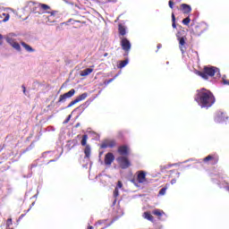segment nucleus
Listing matches in <instances>:
<instances>
[{
    "instance_id": "4",
    "label": "nucleus",
    "mask_w": 229,
    "mask_h": 229,
    "mask_svg": "<svg viewBox=\"0 0 229 229\" xmlns=\"http://www.w3.org/2000/svg\"><path fill=\"white\" fill-rule=\"evenodd\" d=\"M120 46L124 51L123 56H128L130 55V51H131V43L129 41L128 38H123L121 39Z\"/></svg>"
},
{
    "instance_id": "57",
    "label": "nucleus",
    "mask_w": 229,
    "mask_h": 229,
    "mask_svg": "<svg viewBox=\"0 0 229 229\" xmlns=\"http://www.w3.org/2000/svg\"><path fill=\"white\" fill-rule=\"evenodd\" d=\"M104 56H108V54H105Z\"/></svg>"
},
{
    "instance_id": "37",
    "label": "nucleus",
    "mask_w": 229,
    "mask_h": 229,
    "mask_svg": "<svg viewBox=\"0 0 229 229\" xmlns=\"http://www.w3.org/2000/svg\"><path fill=\"white\" fill-rule=\"evenodd\" d=\"M116 189H123V182L121 181H118Z\"/></svg>"
},
{
    "instance_id": "53",
    "label": "nucleus",
    "mask_w": 229,
    "mask_h": 229,
    "mask_svg": "<svg viewBox=\"0 0 229 229\" xmlns=\"http://www.w3.org/2000/svg\"><path fill=\"white\" fill-rule=\"evenodd\" d=\"M80 126V123H77L76 125H75V128H78Z\"/></svg>"
},
{
    "instance_id": "63",
    "label": "nucleus",
    "mask_w": 229,
    "mask_h": 229,
    "mask_svg": "<svg viewBox=\"0 0 229 229\" xmlns=\"http://www.w3.org/2000/svg\"><path fill=\"white\" fill-rule=\"evenodd\" d=\"M23 216H24V215H21V218L23 217Z\"/></svg>"
},
{
    "instance_id": "14",
    "label": "nucleus",
    "mask_w": 229,
    "mask_h": 229,
    "mask_svg": "<svg viewBox=\"0 0 229 229\" xmlns=\"http://www.w3.org/2000/svg\"><path fill=\"white\" fill-rule=\"evenodd\" d=\"M0 18L3 19V22H8L10 21V14L4 13V11H0Z\"/></svg>"
},
{
    "instance_id": "40",
    "label": "nucleus",
    "mask_w": 229,
    "mask_h": 229,
    "mask_svg": "<svg viewBox=\"0 0 229 229\" xmlns=\"http://www.w3.org/2000/svg\"><path fill=\"white\" fill-rule=\"evenodd\" d=\"M114 78L113 79H109L106 82V85H108L110 83H112V81H114Z\"/></svg>"
},
{
    "instance_id": "55",
    "label": "nucleus",
    "mask_w": 229,
    "mask_h": 229,
    "mask_svg": "<svg viewBox=\"0 0 229 229\" xmlns=\"http://www.w3.org/2000/svg\"><path fill=\"white\" fill-rule=\"evenodd\" d=\"M2 38H3V36H2V34H0V40H2Z\"/></svg>"
},
{
    "instance_id": "22",
    "label": "nucleus",
    "mask_w": 229,
    "mask_h": 229,
    "mask_svg": "<svg viewBox=\"0 0 229 229\" xmlns=\"http://www.w3.org/2000/svg\"><path fill=\"white\" fill-rule=\"evenodd\" d=\"M88 97H89L88 93H82L81 95L77 97L75 99H76L77 103H80V101H83L84 99H87Z\"/></svg>"
},
{
    "instance_id": "1",
    "label": "nucleus",
    "mask_w": 229,
    "mask_h": 229,
    "mask_svg": "<svg viewBox=\"0 0 229 229\" xmlns=\"http://www.w3.org/2000/svg\"><path fill=\"white\" fill-rule=\"evenodd\" d=\"M194 99L201 108H210L216 103L214 93L205 88L197 90Z\"/></svg>"
},
{
    "instance_id": "19",
    "label": "nucleus",
    "mask_w": 229,
    "mask_h": 229,
    "mask_svg": "<svg viewBox=\"0 0 229 229\" xmlns=\"http://www.w3.org/2000/svg\"><path fill=\"white\" fill-rule=\"evenodd\" d=\"M128 64H130V60L128 58L123 61H120L118 64V69H123V67H126Z\"/></svg>"
},
{
    "instance_id": "20",
    "label": "nucleus",
    "mask_w": 229,
    "mask_h": 229,
    "mask_svg": "<svg viewBox=\"0 0 229 229\" xmlns=\"http://www.w3.org/2000/svg\"><path fill=\"white\" fill-rule=\"evenodd\" d=\"M154 216H157V217H162V216H165V213L161 209H154L152 211Z\"/></svg>"
},
{
    "instance_id": "54",
    "label": "nucleus",
    "mask_w": 229,
    "mask_h": 229,
    "mask_svg": "<svg viewBox=\"0 0 229 229\" xmlns=\"http://www.w3.org/2000/svg\"><path fill=\"white\" fill-rule=\"evenodd\" d=\"M176 174H177V178H180V173H177Z\"/></svg>"
},
{
    "instance_id": "51",
    "label": "nucleus",
    "mask_w": 229,
    "mask_h": 229,
    "mask_svg": "<svg viewBox=\"0 0 229 229\" xmlns=\"http://www.w3.org/2000/svg\"><path fill=\"white\" fill-rule=\"evenodd\" d=\"M117 76H119V74L114 75V77L113 79L115 80L117 78Z\"/></svg>"
},
{
    "instance_id": "28",
    "label": "nucleus",
    "mask_w": 229,
    "mask_h": 229,
    "mask_svg": "<svg viewBox=\"0 0 229 229\" xmlns=\"http://www.w3.org/2000/svg\"><path fill=\"white\" fill-rule=\"evenodd\" d=\"M210 160H214V156H208L203 159V162H210Z\"/></svg>"
},
{
    "instance_id": "49",
    "label": "nucleus",
    "mask_w": 229,
    "mask_h": 229,
    "mask_svg": "<svg viewBox=\"0 0 229 229\" xmlns=\"http://www.w3.org/2000/svg\"><path fill=\"white\" fill-rule=\"evenodd\" d=\"M30 6H33V4H35L33 2H30Z\"/></svg>"
},
{
    "instance_id": "43",
    "label": "nucleus",
    "mask_w": 229,
    "mask_h": 229,
    "mask_svg": "<svg viewBox=\"0 0 229 229\" xmlns=\"http://www.w3.org/2000/svg\"><path fill=\"white\" fill-rule=\"evenodd\" d=\"M224 85H229V82H228V81H226V80H224Z\"/></svg>"
},
{
    "instance_id": "56",
    "label": "nucleus",
    "mask_w": 229,
    "mask_h": 229,
    "mask_svg": "<svg viewBox=\"0 0 229 229\" xmlns=\"http://www.w3.org/2000/svg\"><path fill=\"white\" fill-rule=\"evenodd\" d=\"M159 219H160L161 221H165V218H163V219H162V218H159Z\"/></svg>"
},
{
    "instance_id": "46",
    "label": "nucleus",
    "mask_w": 229,
    "mask_h": 229,
    "mask_svg": "<svg viewBox=\"0 0 229 229\" xmlns=\"http://www.w3.org/2000/svg\"><path fill=\"white\" fill-rule=\"evenodd\" d=\"M56 160H58V158H56V159H52V160L49 161V163H51V162H56Z\"/></svg>"
},
{
    "instance_id": "15",
    "label": "nucleus",
    "mask_w": 229,
    "mask_h": 229,
    "mask_svg": "<svg viewBox=\"0 0 229 229\" xmlns=\"http://www.w3.org/2000/svg\"><path fill=\"white\" fill-rule=\"evenodd\" d=\"M143 217H144V219L150 221V223H155V218L152 216L151 213H149V212H144Z\"/></svg>"
},
{
    "instance_id": "60",
    "label": "nucleus",
    "mask_w": 229,
    "mask_h": 229,
    "mask_svg": "<svg viewBox=\"0 0 229 229\" xmlns=\"http://www.w3.org/2000/svg\"><path fill=\"white\" fill-rule=\"evenodd\" d=\"M76 110H78V108H75L73 112H76Z\"/></svg>"
},
{
    "instance_id": "3",
    "label": "nucleus",
    "mask_w": 229,
    "mask_h": 229,
    "mask_svg": "<svg viewBox=\"0 0 229 229\" xmlns=\"http://www.w3.org/2000/svg\"><path fill=\"white\" fill-rule=\"evenodd\" d=\"M176 38L179 42V49L181 50L182 54L184 55L187 49V38L185 37V30H178V32L176 33Z\"/></svg>"
},
{
    "instance_id": "12",
    "label": "nucleus",
    "mask_w": 229,
    "mask_h": 229,
    "mask_svg": "<svg viewBox=\"0 0 229 229\" xmlns=\"http://www.w3.org/2000/svg\"><path fill=\"white\" fill-rule=\"evenodd\" d=\"M181 10L182 13H191L192 12V7L190 4H181Z\"/></svg>"
},
{
    "instance_id": "25",
    "label": "nucleus",
    "mask_w": 229,
    "mask_h": 229,
    "mask_svg": "<svg viewBox=\"0 0 229 229\" xmlns=\"http://www.w3.org/2000/svg\"><path fill=\"white\" fill-rule=\"evenodd\" d=\"M89 139V136L87 134H84L82 136V140H81V146H87V140Z\"/></svg>"
},
{
    "instance_id": "36",
    "label": "nucleus",
    "mask_w": 229,
    "mask_h": 229,
    "mask_svg": "<svg viewBox=\"0 0 229 229\" xmlns=\"http://www.w3.org/2000/svg\"><path fill=\"white\" fill-rule=\"evenodd\" d=\"M119 196V189L115 188L114 191V198H117Z\"/></svg>"
},
{
    "instance_id": "34",
    "label": "nucleus",
    "mask_w": 229,
    "mask_h": 229,
    "mask_svg": "<svg viewBox=\"0 0 229 229\" xmlns=\"http://www.w3.org/2000/svg\"><path fill=\"white\" fill-rule=\"evenodd\" d=\"M35 148V143L32 142L26 149L25 151H31L32 148Z\"/></svg>"
},
{
    "instance_id": "52",
    "label": "nucleus",
    "mask_w": 229,
    "mask_h": 229,
    "mask_svg": "<svg viewBox=\"0 0 229 229\" xmlns=\"http://www.w3.org/2000/svg\"><path fill=\"white\" fill-rule=\"evenodd\" d=\"M214 183H217V185H219L218 182H216L215 180H213Z\"/></svg>"
},
{
    "instance_id": "23",
    "label": "nucleus",
    "mask_w": 229,
    "mask_h": 229,
    "mask_svg": "<svg viewBox=\"0 0 229 229\" xmlns=\"http://www.w3.org/2000/svg\"><path fill=\"white\" fill-rule=\"evenodd\" d=\"M10 46L18 52L21 51V45L17 41L13 42Z\"/></svg>"
},
{
    "instance_id": "11",
    "label": "nucleus",
    "mask_w": 229,
    "mask_h": 229,
    "mask_svg": "<svg viewBox=\"0 0 229 229\" xmlns=\"http://www.w3.org/2000/svg\"><path fill=\"white\" fill-rule=\"evenodd\" d=\"M15 37H17V34L13 33V32L9 33L5 37V40H6L7 44H9V46L13 44V42L15 41Z\"/></svg>"
},
{
    "instance_id": "26",
    "label": "nucleus",
    "mask_w": 229,
    "mask_h": 229,
    "mask_svg": "<svg viewBox=\"0 0 229 229\" xmlns=\"http://www.w3.org/2000/svg\"><path fill=\"white\" fill-rule=\"evenodd\" d=\"M47 13H50V15L48 16V21H52L53 17H55V15H56V13H58V12L52 11V12H47Z\"/></svg>"
},
{
    "instance_id": "42",
    "label": "nucleus",
    "mask_w": 229,
    "mask_h": 229,
    "mask_svg": "<svg viewBox=\"0 0 229 229\" xmlns=\"http://www.w3.org/2000/svg\"><path fill=\"white\" fill-rule=\"evenodd\" d=\"M35 205V202H33L30 206V208L27 210V212H30L31 210V207H33Z\"/></svg>"
},
{
    "instance_id": "50",
    "label": "nucleus",
    "mask_w": 229,
    "mask_h": 229,
    "mask_svg": "<svg viewBox=\"0 0 229 229\" xmlns=\"http://www.w3.org/2000/svg\"><path fill=\"white\" fill-rule=\"evenodd\" d=\"M88 229H94L92 225L88 226Z\"/></svg>"
},
{
    "instance_id": "39",
    "label": "nucleus",
    "mask_w": 229,
    "mask_h": 229,
    "mask_svg": "<svg viewBox=\"0 0 229 229\" xmlns=\"http://www.w3.org/2000/svg\"><path fill=\"white\" fill-rule=\"evenodd\" d=\"M71 117H72V115H68V117L66 118V120L64 122V124H67V123H69V121H71Z\"/></svg>"
},
{
    "instance_id": "35",
    "label": "nucleus",
    "mask_w": 229,
    "mask_h": 229,
    "mask_svg": "<svg viewBox=\"0 0 229 229\" xmlns=\"http://www.w3.org/2000/svg\"><path fill=\"white\" fill-rule=\"evenodd\" d=\"M13 223H12V218H8L7 222H6V227L10 228V226H12Z\"/></svg>"
},
{
    "instance_id": "27",
    "label": "nucleus",
    "mask_w": 229,
    "mask_h": 229,
    "mask_svg": "<svg viewBox=\"0 0 229 229\" xmlns=\"http://www.w3.org/2000/svg\"><path fill=\"white\" fill-rule=\"evenodd\" d=\"M172 28H176V17L174 16V13H172Z\"/></svg>"
},
{
    "instance_id": "47",
    "label": "nucleus",
    "mask_w": 229,
    "mask_h": 229,
    "mask_svg": "<svg viewBox=\"0 0 229 229\" xmlns=\"http://www.w3.org/2000/svg\"><path fill=\"white\" fill-rule=\"evenodd\" d=\"M191 161H192V159L186 160L184 161V164H187V162H191Z\"/></svg>"
},
{
    "instance_id": "6",
    "label": "nucleus",
    "mask_w": 229,
    "mask_h": 229,
    "mask_svg": "<svg viewBox=\"0 0 229 229\" xmlns=\"http://www.w3.org/2000/svg\"><path fill=\"white\" fill-rule=\"evenodd\" d=\"M205 31H207V23H200L195 26V34L197 37H201V34L205 33Z\"/></svg>"
},
{
    "instance_id": "7",
    "label": "nucleus",
    "mask_w": 229,
    "mask_h": 229,
    "mask_svg": "<svg viewBox=\"0 0 229 229\" xmlns=\"http://www.w3.org/2000/svg\"><path fill=\"white\" fill-rule=\"evenodd\" d=\"M228 121V115L225 114V113L219 112L215 117V122L216 123H226Z\"/></svg>"
},
{
    "instance_id": "2",
    "label": "nucleus",
    "mask_w": 229,
    "mask_h": 229,
    "mask_svg": "<svg viewBox=\"0 0 229 229\" xmlns=\"http://www.w3.org/2000/svg\"><path fill=\"white\" fill-rule=\"evenodd\" d=\"M199 76L203 78V80H208V76L210 78H212V76H216V78H221V72L217 67L205 66L203 72H199Z\"/></svg>"
},
{
    "instance_id": "32",
    "label": "nucleus",
    "mask_w": 229,
    "mask_h": 229,
    "mask_svg": "<svg viewBox=\"0 0 229 229\" xmlns=\"http://www.w3.org/2000/svg\"><path fill=\"white\" fill-rule=\"evenodd\" d=\"M165 191H167V188H162L159 191V196H165Z\"/></svg>"
},
{
    "instance_id": "41",
    "label": "nucleus",
    "mask_w": 229,
    "mask_h": 229,
    "mask_svg": "<svg viewBox=\"0 0 229 229\" xmlns=\"http://www.w3.org/2000/svg\"><path fill=\"white\" fill-rule=\"evenodd\" d=\"M174 183H176V179H173V180L171 181V184H172V185H174Z\"/></svg>"
},
{
    "instance_id": "21",
    "label": "nucleus",
    "mask_w": 229,
    "mask_h": 229,
    "mask_svg": "<svg viewBox=\"0 0 229 229\" xmlns=\"http://www.w3.org/2000/svg\"><path fill=\"white\" fill-rule=\"evenodd\" d=\"M93 71H94V69H92V68H88V69L82 70L81 72V76H89V74L93 72Z\"/></svg>"
},
{
    "instance_id": "29",
    "label": "nucleus",
    "mask_w": 229,
    "mask_h": 229,
    "mask_svg": "<svg viewBox=\"0 0 229 229\" xmlns=\"http://www.w3.org/2000/svg\"><path fill=\"white\" fill-rule=\"evenodd\" d=\"M190 22H191V18L189 17L182 20V24H184V26H188Z\"/></svg>"
},
{
    "instance_id": "44",
    "label": "nucleus",
    "mask_w": 229,
    "mask_h": 229,
    "mask_svg": "<svg viewBox=\"0 0 229 229\" xmlns=\"http://www.w3.org/2000/svg\"><path fill=\"white\" fill-rule=\"evenodd\" d=\"M157 49H162V44H157Z\"/></svg>"
},
{
    "instance_id": "8",
    "label": "nucleus",
    "mask_w": 229,
    "mask_h": 229,
    "mask_svg": "<svg viewBox=\"0 0 229 229\" xmlns=\"http://www.w3.org/2000/svg\"><path fill=\"white\" fill-rule=\"evenodd\" d=\"M117 162L119 163L122 169H128V167L130 166V160H128L124 157H118Z\"/></svg>"
},
{
    "instance_id": "17",
    "label": "nucleus",
    "mask_w": 229,
    "mask_h": 229,
    "mask_svg": "<svg viewBox=\"0 0 229 229\" xmlns=\"http://www.w3.org/2000/svg\"><path fill=\"white\" fill-rule=\"evenodd\" d=\"M129 148L127 146H122L118 148L120 155H128Z\"/></svg>"
},
{
    "instance_id": "10",
    "label": "nucleus",
    "mask_w": 229,
    "mask_h": 229,
    "mask_svg": "<svg viewBox=\"0 0 229 229\" xmlns=\"http://www.w3.org/2000/svg\"><path fill=\"white\" fill-rule=\"evenodd\" d=\"M114 160H115V157L114 156L113 153L108 152L105 156V164H106V165H112V162H114Z\"/></svg>"
},
{
    "instance_id": "5",
    "label": "nucleus",
    "mask_w": 229,
    "mask_h": 229,
    "mask_svg": "<svg viewBox=\"0 0 229 229\" xmlns=\"http://www.w3.org/2000/svg\"><path fill=\"white\" fill-rule=\"evenodd\" d=\"M74 94H76V90L74 89H72L70 91L63 95H60L59 99L57 101V105H62L63 103H65V101L71 99V98H72Z\"/></svg>"
},
{
    "instance_id": "45",
    "label": "nucleus",
    "mask_w": 229,
    "mask_h": 229,
    "mask_svg": "<svg viewBox=\"0 0 229 229\" xmlns=\"http://www.w3.org/2000/svg\"><path fill=\"white\" fill-rule=\"evenodd\" d=\"M47 130H48V131H49V130H52V131H55V128H53V127H48Z\"/></svg>"
},
{
    "instance_id": "9",
    "label": "nucleus",
    "mask_w": 229,
    "mask_h": 229,
    "mask_svg": "<svg viewBox=\"0 0 229 229\" xmlns=\"http://www.w3.org/2000/svg\"><path fill=\"white\" fill-rule=\"evenodd\" d=\"M115 140H106L102 142L100 148L102 149H106V148H115Z\"/></svg>"
},
{
    "instance_id": "61",
    "label": "nucleus",
    "mask_w": 229,
    "mask_h": 229,
    "mask_svg": "<svg viewBox=\"0 0 229 229\" xmlns=\"http://www.w3.org/2000/svg\"><path fill=\"white\" fill-rule=\"evenodd\" d=\"M3 149V148H1V146H0V151Z\"/></svg>"
},
{
    "instance_id": "48",
    "label": "nucleus",
    "mask_w": 229,
    "mask_h": 229,
    "mask_svg": "<svg viewBox=\"0 0 229 229\" xmlns=\"http://www.w3.org/2000/svg\"><path fill=\"white\" fill-rule=\"evenodd\" d=\"M114 221L115 219H113L112 222L108 225V226H110Z\"/></svg>"
},
{
    "instance_id": "13",
    "label": "nucleus",
    "mask_w": 229,
    "mask_h": 229,
    "mask_svg": "<svg viewBox=\"0 0 229 229\" xmlns=\"http://www.w3.org/2000/svg\"><path fill=\"white\" fill-rule=\"evenodd\" d=\"M138 182L139 183H144L146 182V172L144 171L138 172Z\"/></svg>"
},
{
    "instance_id": "31",
    "label": "nucleus",
    "mask_w": 229,
    "mask_h": 229,
    "mask_svg": "<svg viewBox=\"0 0 229 229\" xmlns=\"http://www.w3.org/2000/svg\"><path fill=\"white\" fill-rule=\"evenodd\" d=\"M39 6H41L42 10H49V5L46 4H39Z\"/></svg>"
},
{
    "instance_id": "16",
    "label": "nucleus",
    "mask_w": 229,
    "mask_h": 229,
    "mask_svg": "<svg viewBox=\"0 0 229 229\" xmlns=\"http://www.w3.org/2000/svg\"><path fill=\"white\" fill-rule=\"evenodd\" d=\"M21 46L24 47V49H26L28 53H35V49H33L31 46L26 44V42H21Z\"/></svg>"
},
{
    "instance_id": "30",
    "label": "nucleus",
    "mask_w": 229,
    "mask_h": 229,
    "mask_svg": "<svg viewBox=\"0 0 229 229\" xmlns=\"http://www.w3.org/2000/svg\"><path fill=\"white\" fill-rule=\"evenodd\" d=\"M76 103H78V100H76V98L74 100H72L67 106L66 108H71V106H74V105H76Z\"/></svg>"
},
{
    "instance_id": "33",
    "label": "nucleus",
    "mask_w": 229,
    "mask_h": 229,
    "mask_svg": "<svg viewBox=\"0 0 229 229\" xmlns=\"http://www.w3.org/2000/svg\"><path fill=\"white\" fill-rule=\"evenodd\" d=\"M168 6L173 10V8H174V0H170L168 2Z\"/></svg>"
},
{
    "instance_id": "59",
    "label": "nucleus",
    "mask_w": 229,
    "mask_h": 229,
    "mask_svg": "<svg viewBox=\"0 0 229 229\" xmlns=\"http://www.w3.org/2000/svg\"><path fill=\"white\" fill-rule=\"evenodd\" d=\"M166 65H169V62H166Z\"/></svg>"
},
{
    "instance_id": "58",
    "label": "nucleus",
    "mask_w": 229,
    "mask_h": 229,
    "mask_svg": "<svg viewBox=\"0 0 229 229\" xmlns=\"http://www.w3.org/2000/svg\"><path fill=\"white\" fill-rule=\"evenodd\" d=\"M60 157H62V155H59V157H57V160L60 158Z\"/></svg>"
},
{
    "instance_id": "62",
    "label": "nucleus",
    "mask_w": 229,
    "mask_h": 229,
    "mask_svg": "<svg viewBox=\"0 0 229 229\" xmlns=\"http://www.w3.org/2000/svg\"><path fill=\"white\" fill-rule=\"evenodd\" d=\"M51 22H55V20H52V21Z\"/></svg>"
},
{
    "instance_id": "18",
    "label": "nucleus",
    "mask_w": 229,
    "mask_h": 229,
    "mask_svg": "<svg viewBox=\"0 0 229 229\" xmlns=\"http://www.w3.org/2000/svg\"><path fill=\"white\" fill-rule=\"evenodd\" d=\"M118 31L119 34L122 35V37H124V35H126V27H124V25L123 24H119Z\"/></svg>"
},
{
    "instance_id": "38",
    "label": "nucleus",
    "mask_w": 229,
    "mask_h": 229,
    "mask_svg": "<svg viewBox=\"0 0 229 229\" xmlns=\"http://www.w3.org/2000/svg\"><path fill=\"white\" fill-rule=\"evenodd\" d=\"M21 89H22V90H23L24 96H28V91H26V86H25V85H22V86H21Z\"/></svg>"
},
{
    "instance_id": "24",
    "label": "nucleus",
    "mask_w": 229,
    "mask_h": 229,
    "mask_svg": "<svg viewBox=\"0 0 229 229\" xmlns=\"http://www.w3.org/2000/svg\"><path fill=\"white\" fill-rule=\"evenodd\" d=\"M86 158H90V147L86 146L84 149Z\"/></svg>"
}]
</instances>
